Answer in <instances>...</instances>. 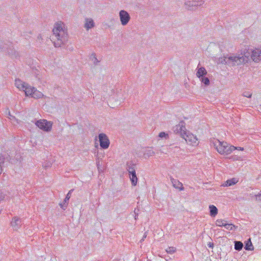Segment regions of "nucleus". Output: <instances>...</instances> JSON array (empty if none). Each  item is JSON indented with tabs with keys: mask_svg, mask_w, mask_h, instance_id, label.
Masks as SVG:
<instances>
[{
	"mask_svg": "<svg viewBox=\"0 0 261 261\" xmlns=\"http://www.w3.org/2000/svg\"><path fill=\"white\" fill-rule=\"evenodd\" d=\"M168 136V134H166L165 132H161L159 135V137L160 138H166Z\"/></svg>",
	"mask_w": 261,
	"mask_h": 261,
	"instance_id": "nucleus-33",
	"label": "nucleus"
},
{
	"mask_svg": "<svg viewBox=\"0 0 261 261\" xmlns=\"http://www.w3.org/2000/svg\"><path fill=\"white\" fill-rule=\"evenodd\" d=\"M4 157L0 155V174H1L2 172V165L4 163Z\"/></svg>",
	"mask_w": 261,
	"mask_h": 261,
	"instance_id": "nucleus-32",
	"label": "nucleus"
},
{
	"mask_svg": "<svg viewBox=\"0 0 261 261\" xmlns=\"http://www.w3.org/2000/svg\"><path fill=\"white\" fill-rule=\"evenodd\" d=\"M35 124L40 129L45 132H49L52 127V123L45 119H40L35 122Z\"/></svg>",
	"mask_w": 261,
	"mask_h": 261,
	"instance_id": "nucleus-7",
	"label": "nucleus"
},
{
	"mask_svg": "<svg viewBox=\"0 0 261 261\" xmlns=\"http://www.w3.org/2000/svg\"><path fill=\"white\" fill-rule=\"evenodd\" d=\"M173 130L175 133L179 134L182 138L185 136V135L188 132L186 128L185 123L183 121H180L179 124L173 127Z\"/></svg>",
	"mask_w": 261,
	"mask_h": 261,
	"instance_id": "nucleus-10",
	"label": "nucleus"
},
{
	"mask_svg": "<svg viewBox=\"0 0 261 261\" xmlns=\"http://www.w3.org/2000/svg\"><path fill=\"white\" fill-rule=\"evenodd\" d=\"M137 216H135V219H137Z\"/></svg>",
	"mask_w": 261,
	"mask_h": 261,
	"instance_id": "nucleus-43",
	"label": "nucleus"
},
{
	"mask_svg": "<svg viewBox=\"0 0 261 261\" xmlns=\"http://www.w3.org/2000/svg\"><path fill=\"white\" fill-rule=\"evenodd\" d=\"M147 237V232H145L143 235L142 239L140 240L141 242H142Z\"/></svg>",
	"mask_w": 261,
	"mask_h": 261,
	"instance_id": "nucleus-37",
	"label": "nucleus"
},
{
	"mask_svg": "<svg viewBox=\"0 0 261 261\" xmlns=\"http://www.w3.org/2000/svg\"><path fill=\"white\" fill-rule=\"evenodd\" d=\"M199 65V64L198 65L196 68V75L198 78L200 79L206 75L207 72L204 67H200Z\"/></svg>",
	"mask_w": 261,
	"mask_h": 261,
	"instance_id": "nucleus-14",
	"label": "nucleus"
},
{
	"mask_svg": "<svg viewBox=\"0 0 261 261\" xmlns=\"http://www.w3.org/2000/svg\"><path fill=\"white\" fill-rule=\"evenodd\" d=\"M243 95L244 97H248V98H250V97H251L252 94L250 93L249 92H244L243 93Z\"/></svg>",
	"mask_w": 261,
	"mask_h": 261,
	"instance_id": "nucleus-34",
	"label": "nucleus"
},
{
	"mask_svg": "<svg viewBox=\"0 0 261 261\" xmlns=\"http://www.w3.org/2000/svg\"><path fill=\"white\" fill-rule=\"evenodd\" d=\"M5 198V195L3 194V193L0 192V201L3 200Z\"/></svg>",
	"mask_w": 261,
	"mask_h": 261,
	"instance_id": "nucleus-36",
	"label": "nucleus"
},
{
	"mask_svg": "<svg viewBox=\"0 0 261 261\" xmlns=\"http://www.w3.org/2000/svg\"><path fill=\"white\" fill-rule=\"evenodd\" d=\"M245 249L246 250H253L254 247L252 244L250 239H248L245 243Z\"/></svg>",
	"mask_w": 261,
	"mask_h": 261,
	"instance_id": "nucleus-22",
	"label": "nucleus"
},
{
	"mask_svg": "<svg viewBox=\"0 0 261 261\" xmlns=\"http://www.w3.org/2000/svg\"><path fill=\"white\" fill-rule=\"evenodd\" d=\"M249 54H230L224 56L220 62L222 64L236 66L244 64L249 60Z\"/></svg>",
	"mask_w": 261,
	"mask_h": 261,
	"instance_id": "nucleus-3",
	"label": "nucleus"
},
{
	"mask_svg": "<svg viewBox=\"0 0 261 261\" xmlns=\"http://www.w3.org/2000/svg\"><path fill=\"white\" fill-rule=\"evenodd\" d=\"M171 181L172 184L173 186L175 189H178L180 191H183L184 190L182 184L181 182H180L178 180L174 179L173 178H171Z\"/></svg>",
	"mask_w": 261,
	"mask_h": 261,
	"instance_id": "nucleus-16",
	"label": "nucleus"
},
{
	"mask_svg": "<svg viewBox=\"0 0 261 261\" xmlns=\"http://www.w3.org/2000/svg\"><path fill=\"white\" fill-rule=\"evenodd\" d=\"M84 27L87 31L95 27V22L93 19L91 18H86Z\"/></svg>",
	"mask_w": 261,
	"mask_h": 261,
	"instance_id": "nucleus-13",
	"label": "nucleus"
},
{
	"mask_svg": "<svg viewBox=\"0 0 261 261\" xmlns=\"http://www.w3.org/2000/svg\"><path fill=\"white\" fill-rule=\"evenodd\" d=\"M154 154V152L151 148H148L146 149L144 152V155L147 157H149L153 155Z\"/></svg>",
	"mask_w": 261,
	"mask_h": 261,
	"instance_id": "nucleus-25",
	"label": "nucleus"
},
{
	"mask_svg": "<svg viewBox=\"0 0 261 261\" xmlns=\"http://www.w3.org/2000/svg\"><path fill=\"white\" fill-rule=\"evenodd\" d=\"M238 227L232 224L226 223L225 228L229 230H233L236 229Z\"/></svg>",
	"mask_w": 261,
	"mask_h": 261,
	"instance_id": "nucleus-27",
	"label": "nucleus"
},
{
	"mask_svg": "<svg viewBox=\"0 0 261 261\" xmlns=\"http://www.w3.org/2000/svg\"><path fill=\"white\" fill-rule=\"evenodd\" d=\"M226 223H227V221L225 220L217 219L216 221V226H219V227L224 226L225 227Z\"/></svg>",
	"mask_w": 261,
	"mask_h": 261,
	"instance_id": "nucleus-23",
	"label": "nucleus"
},
{
	"mask_svg": "<svg viewBox=\"0 0 261 261\" xmlns=\"http://www.w3.org/2000/svg\"><path fill=\"white\" fill-rule=\"evenodd\" d=\"M213 144L217 151L221 154L228 155L236 150L234 146L230 145L227 142L220 141L218 139H215Z\"/></svg>",
	"mask_w": 261,
	"mask_h": 261,
	"instance_id": "nucleus-5",
	"label": "nucleus"
},
{
	"mask_svg": "<svg viewBox=\"0 0 261 261\" xmlns=\"http://www.w3.org/2000/svg\"><path fill=\"white\" fill-rule=\"evenodd\" d=\"M127 167V170L128 172V173H130L131 172H136L135 169V165L133 164L132 162H128L126 164Z\"/></svg>",
	"mask_w": 261,
	"mask_h": 261,
	"instance_id": "nucleus-20",
	"label": "nucleus"
},
{
	"mask_svg": "<svg viewBox=\"0 0 261 261\" xmlns=\"http://www.w3.org/2000/svg\"><path fill=\"white\" fill-rule=\"evenodd\" d=\"M210 210V215L213 217H215L218 214V209L214 205H211L209 206Z\"/></svg>",
	"mask_w": 261,
	"mask_h": 261,
	"instance_id": "nucleus-21",
	"label": "nucleus"
},
{
	"mask_svg": "<svg viewBox=\"0 0 261 261\" xmlns=\"http://www.w3.org/2000/svg\"><path fill=\"white\" fill-rule=\"evenodd\" d=\"M129 175L130 180L132 182V185L133 186H136L137 184V182H138V178L137 177L136 172H131L130 173H129Z\"/></svg>",
	"mask_w": 261,
	"mask_h": 261,
	"instance_id": "nucleus-18",
	"label": "nucleus"
},
{
	"mask_svg": "<svg viewBox=\"0 0 261 261\" xmlns=\"http://www.w3.org/2000/svg\"><path fill=\"white\" fill-rule=\"evenodd\" d=\"M90 60L95 65H97L99 61L97 59L95 53H92L90 56Z\"/></svg>",
	"mask_w": 261,
	"mask_h": 261,
	"instance_id": "nucleus-24",
	"label": "nucleus"
},
{
	"mask_svg": "<svg viewBox=\"0 0 261 261\" xmlns=\"http://www.w3.org/2000/svg\"><path fill=\"white\" fill-rule=\"evenodd\" d=\"M73 191V190H70L68 194H67L65 199H64V202L65 203H66L68 201V200H69L70 198V195L72 193V192Z\"/></svg>",
	"mask_w": 261,
	"mask_h": 261,
	"instance_id": "nucleus-31",
	"label": "nucleus"
},
{
	"mask_svg": "<svg viewBox=\"0 0 261 261\" xmlns=\"http://www.w3.org/2000/svg\"><path fill=\"white\" fill-rule=\"evenodd\" d=\"M53 32V38L55 39L54 45L56 47L61 46L67 41V31L63 22L59 21L55 23Z\"/></svg>",
	"mask_w": 261,
	"mask_h": 261,
	"instance_id": "nucleus-2",
	"label": "nucleus"
},
{
	"mask_svg": "<svg viewBox=\"0 0 261 261\" xmlns=\"http://www.w3.org/2000/svg\"><path fill=\"white\" fill-rule=\"evenodd\" d=\"M137 216H135V219H137Z\"/></svg>",
	"mask_w": 261,
	"mask_h": 261,
	"instance_id": "nucleus-42",
	"label": "nucleus"
},
{
	"mask_svg": "<svg viewBox=\"0 0 261 261\" xmlns=\"http://www.w3.org/2000/svg\"><path fill=\"white\" fill-rule=\"evenodd\" d=\"M243 247V244L241 242L236 241L234 242V249L236 250L240 251Z\"/></svg>",
	"mask_w": 261,
	"mask_h": 261,
	"instance_id": "nucleus-26",
	"label": "nucleus"
},
{
	"mask_svg": "<svg viewBox=\"0 0 261 261\" xmlns=\"http://www.w3.org/2000/svg\"><path fill=\"white\" fill-rule=\"evenodd\" d=\"M205 0H185L184 6L187 9L191 10L202 6Z\"/></svg>",
	"mask_w": 261,
	"mask_h": 261,
	"instance_id": "nucleus-6",
	"label": "nucleus"
},
{
	"mask_svg": "<svg viewBox=\"0 0 261 261\" xmlns=\"http://www.w3.org/2000/svg\"><path fill=\"white\" fill-rule=\"evenodd\" d=\"M239 181L238 179L236 178H232L227 180L221 186L223 187H229L235 185Z\"/></svg>",
	"mask_w": 261,
	"mask_h": 261,
	"instance_id": "nucleus-17",
	"label": "nucleus"
},
{
	"mask_svg": "<svg viewBox=\"0 0 261 261\" xmlns=\"http://www.w3.org/2000/svg\"><path fill=\"white\" fill-rule=\"evenodd\" d=\"M21 221L20 218L15 217L13 218L11 225L14 229H18L21 225Z\"/></svg>",
	"mask_w": 261,
	"mask_h": 261,
	"instance_id": "nucleus-15",
	"label": "nucleus"
},
{
	"mask_svg": "<svg viewBox=\"0 0 261 261\" xmlns=\"http://www.w3.org/2000/svg\"><path fill=\"white\" fill-rule=\"evenodd\" d=\"M175 148H178V147L177 146H175Z\"/></svg>",
	"mask_w": 261,
	"mask_h": 261,
	"instance_id": "nucleus-41",
	"label": "nucleus"
},
{
	"mask_svg": "<svg viewBox=\"0 0 261 261\" xmlns=\"http://www.w3.org/2000/svg\"><path fill=\"white\" fill-rule=\"evenodd\" d=\"M236 147V149H237V150H244V148L243 147Z\"/></svg>",
	"mask_w": 261,
	"mask_h": 261,
	"instance_id": "nucleus-40",
	"label": "nucleus"
},
{
	"mask_svg": "<svg viewBox=\"0 0 261 261\" xmlns=\"http://www.w3.org/2000/svg\"><path fill=\"white\" fill-rule=\"evenodd\" d=\"M251 58L255 63L261 62V46L252 50Z\"/></svg>",
	"mask_w": 261,
	"mask_h": 261,
	"instance_id": "nucleus-12",
	"label": "nucleus"
},
{
	"mask_svg": "<svg viewBox=\"0 0 261 261\" xmlns=\"http://www.w3.org/2000/svg\"><path fill=\"white\" fill-rule=\"evenodd\" d=\"M182 138L185 140L188 144L191 145L197 146L198 145L199 142L197 137L188 131Z\"/></svg>",
	"mask_w": 261,
	"mask_h": 261,
	"instance_id": "nucleus-8",
	"label": "nucleus"
},
{
	"mask_svg": "<svg viewBox=\"0 0 261 261\" xmlns=\"http://www.w3.org/2000/svg\"><path fill=\"white\" fill-rule=\"evenodd\" d=\"M9 46L10 44L5 43L2 41H0V50L6 51L7 53L10 54V51H9Z\"/></svg>",
	"mask_w": 261,
	"mask_h": 261,
	"instance_id": "nucleus-19",
	"label": "nucleus"
},
{
	"mask_svg": "<svg viewBox=\"0 0 261 261\" xmlns=\"http://www.w3.org/2000/svg\"><path fill=\"white\" fill-rule=\"evenodd\" d=\"M119 17L121 24L123 26L126 25L130 20L129 14L124 10H121L119 11Z\"/></svg>",
	"mask_w": 261,
	"mask_h": 261,
	"instance_id": "nucleus-9",
	"label": "nucleus"
},
{
	"mask_svg": "<svg viewBox=\"0 0 261 261\" xmlns=\"http://www.w3.org/2000/svg\"><path fill=\"white\" fill-rule=\"evenodd\" d=\"M51 165H52L51 162L50 161H46L43 164V167L45 169H47L48 168L50 167L51 166Z\"/></svg>",
	"mask_w": 261,
	"mask_h": 261,
	"instance_id": "nucleus-30",
	"label": "nucleus"
},
{
	"mask_svg": "<svg viewBox=\"0 0 261 261\" xmlns=\"http://www.w3.org/2000/svg\"><path fill=\"white\" fill-rule=\"evenodd\" d=\"M65 202H64V203H63V204H62V203H60V205L61 207L62 208H63V209H65V208L67 207V206H66V205H65Z\"/></svg>",
	"mask_w": 261,
	"mask_h": 261,
	"instance_id": "nucleus-38",
	"label": "nucleus"
},
{
	"mask_svg": "<svg viewBox=\"0 0 261 261\" xmlns=\"http://www.w3.org/2000/svg\"><path fill=\"white\" fill-rule=\"evenodd\" d=\"M256 199L257 200H261V193H259L255 195Z\"/></svg>",
	"mask_w": 261,
	"mask_h": 261,
	"instance_id": "nucleus-35",
	"label": "nucleus"
},
{
	"mask_svg": "<svg viewBox=\"0 0 261 261\" xmlns=\"http://www.w3.org/2000/svg\"><path fill=\"white\" fill-rule=\"evenodd\" d=\"M200 80L201 81V82L202 83H203L206 86H208L210 84V80L207 77H205V76L202 77L200 79Z\"/></svg>",
	"mask_w": 261,
	"mask_h": 261,
	"instance_id": "nucleus-28",
	"label": "nucleus"
},
{
	"mask_svg": "<svg viewBox=\"0 0 261 261\" xmlns=\"http://www.w3.org/2000/svg\"><path fill=\"white\" fill-rule=\"evenodd\" d=\"M207 245L210 248H213V246H214V244L213 243H211L210 242L209 243L207 244Z\"/></svg>",
	"mask_w": 261,
	"mask_h": 261,
	"instance_id": "nucleus-39",
	"label": "nucleus"
},
{
	"mask_svg": "<svg viewBox=\"0 0 261 261\" xmlns=\"http://www.w3.org/2000/svg\"><path fill=\"white\" fill-rule=\"evenodd\" d=\"M166 251L169 254H173L176 251V248L174 247H168Z\"/></svg>",
	"mask_w": 261,
	"mask_h": 261,
	"instance_id": "nucleus-29",
	"label": "nucleus"
},
{
	"mask_svg": "<svg viewBox=\"0 0 261 261\" xmlns=\"http://www.w3.org/2000/svg\"><path fill=\"white\" fill-rule=\"evenodd\" d=\"M98 139L101 148L104 149L108 148L110 143L108 136L105 134L100 133L98 135Z\"/></svg>",
	"mask_w": 261,
	"mask_h": 261,
	"instance_id": "nucleus-11",
	"label": "nucleus"
},
{
	"mask_svg": "<svg viewBox=\"0 0 261 261\" xmlns=\"http://www.w3.org/2000/svg\"><path fill=\"white\" fill-rule=\"evenodd\" d=\"M15 85L20 91H23L25 95L27 97L35 99L41 98L44 97V95L41 92L19 79L15 80Z\"/></svg>",
	"mask_w": 261,
	"mask_h": 261,
	"instance_id": "nucleus-4",
	"label": "nucleus"
},
{
	"mask_svg": "<svg viewBox=\"0 0 261 261\" xmlns=\"http://www.w3.org/2000/svg\"><path fill=\"white\" fill-rule=\"evenodd\" d=\"M53 32V38L55 39L54 45L56 47L61 46L67 41V31L63 22L59 21L55 23Z\"/></svg>",
	"mask_w": 261,
	"mask_h": 261,
	"instance_id": "nucleus-1",
	"label": "nucleus"
}]
</instances>
